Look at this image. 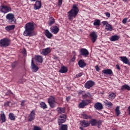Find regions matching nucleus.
I'll use <instances>...</instances> for the list:
<instances>
[{
    "mask_svg": "<svg viewBox=\"0 0 130 130\" xmlns=\"http://www.w3.org/2000/svg\"><path fill=\"white\" fill-rule=\"evenodd\" d=\"M50 52H51L50 48H47L46 49H43L42 54L44 55H47L48 54V53H50Z\"/></svg>",
    "mask_w": 130,
    "mask_h": 130,
    "instance_id": "obj_22",
    "label": "nucleus"
},
{
    "mask_svg": "<svg viewBox=\"0 0 130 130\" xmlns=\"http://www.w3.org/2000/svg\"><path fill=\"white\" fill-rule=\"evenodd\" d=\"M81 76H82V74L80 73L76 75V78H80V77H81Z\"/></svg>",
    "mask_w": 130,
    "mask_h": 130,
    "instance_id": "obj_47",
    "label": "nucleus"
},
{
    "mask_svg": "<svg viewBox=\"0 0 130 130\" xmlns=\"http://www.w3.org/2000/svg\"><path fill=\"white\" fill-rule=\"evenodd\" d=\"M101 21L99 19H96L94 20L93 25L94 26H98V27L100 25Z\"/></svg>",
    "mask_w": 130,
    "mask_h": 130,
    "instance_id": "obj_36",
    "label": "nucleus"
},
{
    "mask_svg": "<svg viewBox=\"0 0 130 130\" xmlns=\"http://www.w3.org/2000/svg\"><path fill=\"white\" fill-rule=\"evenodd\" d=\"M120 60L125 64H128L130 67V61L126 56H120Z\"/></svg>",
    "mask_w": 130,
    "mask_h": 130,
    "instance_id": "obj_16",
    "label": "nucleus"
},
{
    "mask_svg": "<svg viewBox=\"0 0 130 130\" xmlns=\"http://www.w3.org/2000/svg\"><path fill=\"white\" fill-rule=\"evenodd\" d=\"M94 108L96 110L100 111L103 110V106L101 103L98 102L94 104Z\"/></svg>",
    "mask_w": 130,
    "mask_h": 130,
    "instance_id": "obj_15",
    "label": "nucleus"
},
{
    "mask_svg": "<svg viewBox=\"0 0 130 130\" xmlns=\"http://www.w3.org/2000/svg\"><path fill=\"white\" fill-rule=\"evenodd\" d=\"M128 111H129L128 114H129V115H130V105L128 107Z\"/></svg>",
    "mask_w": 130,
    "mask_h": 130,
    "instance_id": "obj_58",
    "label": "nucleus"
},
{
    "mask_svg": "<svg viewBox=\"0 0 130 130\" xmlns=\"http://www.w3.org/2000/svg\"><path fill=\"white\" fill-rule=\"evenodd\" d=\"M9 118L11 120H15V116L13 113H10L9 115Z\"/></svg>",
    "mask_w": 130,
    "mask_h": 130,
    "instance_id": "obj_37",
    "label": "nucleus"
},
{
    "mask_svg": "<svg viewBox=\"0 0 130 130\" xmlns=\"http://www.w3.org/2000/svg\"><path fill=\"white\" fill-rule=\"evenodd\" d=\"M56 110L58 114H62L66 113V108L64 107H58Z\"/></svg>",
    "mask_w": 130,
    "mask_h": 130,
    "instance_id": "obj_18",
    "label": "nucleus"
},
{
    "mask_svg": "<svg viewBox=\"0 0 130 130\" xmlns=\"http://www.w3.org/2000/svg\"><path fill=\"white\" fill-rule=\"evenodd\" d=\"M59 130H68V125L61 124V126L59 128Z\"/></svg>",
    "mask_w": 130,
    "mask_h": 130,
    "instance_id": "obj_35",
    "label": "nucleus"
},
{
    "mask_svg": "<svg viewBox=\"0 0 130 130\" xmlns=\"http://www.w3.org/2000/svg\"><path fill=\"white\" fill-rule=\"evenodd\" d=\"M7 93L8 94H13V93L11 91V90H8Z\"/></svg>",
    "mask_w": 130,
    "mask_h": 130,
    "instance_id": "obj_57",
    "label": "nucleus"
},
{
    "mask_svg": "<svg viewBox=\"0 0 130 130\" xmlns=\"http://www.w3.org/2000/svg\"><path fill=\"white\" fill-rule=\"evenodd\" d=\"M88 95L87 94H83L82 97L84 99H85V98H87Z\"/></svg>",
    "mask_w": 130,
    "mask_h": 130,
    "instance_id": "obj_51",
    "label": "nucleus"
},
{
    "mask_svg": "<svg viewBox=\"0 0 130 130\" xmlns=\"http://www.w3.org/2000/svg\"><path fill=\"white\" fill-rule=\"evenodd\" d=\"M81 125L84 128H86L89 126L90 123L87 121L85 120H83L81 122Z\"/></svg>",
    "mask_w": 130,
    "mask_h": 130,
    "instance_id": "obj_26",
    "label": "nucleus"
},
{
    "mask_svg": "<svg viewBox=\"0 0 130 130\" xmlns=\"http://www.w3.org/2000/svg\"><path fill=\"white\" fill-rule=\"evenodd\" d=\"M62 5V0H58V6H61Z\"/></svg>",
    "mask_w": 130,
    "mask_h": 130,
    "instance_id": "obj_44",
    "label": "nucleus"
},
{
    "mask_svg": "<svg viewBox=\"0 0 130 130\" xmlns=\"http://www.w3.org/2000/svg\"><path fill=\"white\" fill-rule=\"evenodd\" d=\"M66 101L67 102H70V101H71V96H67L66 98Z\"/></svg>",
    "mask_w": 130,
    "mask_h": 130,
    "instance_id": "obj_52",
    "label": "nucleus"
},
{
    "mask_svg": "<svg viewBox=\"0 0 130 130\" xmlns=\"http://www.w3.org/2000/svg\"><path fill=\"white\" fill-rule=\"evenodd\" d=\"M40 106H41V108L43 110H45L47 109V105L45 102H41L40 103Z\"/></svg>",
    "mask_w": 130,
    "mask_h": 130,
    "instance_id": "obj_33",
    "label": "nucleus"
},
{
    "mask_svg": "<svg viewBox=\"0 0 130 130\" xmlns=\"http://www.w3.org/2000/svg\"><path fill=\"white\" fill-rule=\"evenodd\" d=\"M88 94V97H89V98H90L91 100L93 99L92 96L90 94L89 92L87 93Z\"/></svg>",
    "mask_w": 130,
    "mask_h": 130,
    "instance_id": "obj_50",
    "label": "nucleus"
},
{
    "mask_svg": "<svg viewBox=\"0 0 130 130\" xmlns=\"http://www.w3.org/2000/svg\"><path fill=\"white\" fill-rule=\"evenodd\" d=\"M116 67L117 70H118V71H120V66H119V64H116Z\"/></svg>",
    "mask_w": 130,
    "mask_h": 130,
    "instance_id": "obj_55",
    "label": "nucleus"
},
{
    "mask_svg": "<svg viewBox=\"0 0 130 130\" xmlns=\"http://www.w3.org/2000/svg\"><path fill=\"white\" fill-rule=\"evenodd\" d=\"M115 112L116 113L117 116L118 117L120 114V111L119 110V107L117 106L115 109Z\"/></svg>",
    "mask_w": 130,
    "mask_h": 130,
    "instance_id": "obj_38",
    "label": "nucleus"
},
{
    "mask_svg": "<svg viewBox=\"0 0 130 130\" xmlns=\"http://www.w3.org/2000/svg\"><path fill=\"white\" fill-rule=\"evenodd\" d=\"M55 22V19L54 18L51 17L49 19L48 24L49 26H51V25L54 24Z\"/></svg>",
    "mask_w": 130,
    "mask_h": 130,
    "instance_id": "obj_23",
    "label": "nucleus"
},
{
    "mask_svg": "<svg viewBox=\"0 0 130 130\" xmlns=\"http://www.w3.org/2000/svg\"><path fill=\"white\" fill-rule=\"evenodd\" d=\"M76 55L73 56V57L70 59V62H74L76 61Z\"/></svg>",
    "mask_w": 130,
    "mask_h": 130,
    "instance_id": "obj_42",
    "label": "nucleus"
},
{
    "mask_svg": "<svg viewBox=\"0 0 130 130\" xmlns=\"http://www.w3.org/2000/svg\"><path fill=\"white\" fill-rule=\"evenodd\" d=\"M103 74L104 75H109V76H112L113 73L111 69H106L102 71Z\"/></svg>",
    "mask_w": 130,
    "mask_h": 130,
    "instance_id": "obj_17",
    "label": "nucleus"
},
{
    "mask_svg": "<svg viewBox=\"0 0 130 130\" xmlns=\"http://www.w3.org/2000/svg\"><path fill=\"white\" fill-rule=\"evenodd\" d=\"M116 97V94L114 93H110L109 95V98H110L111 100L114 99V98Z\"/></svg>",
    "mask_w": 130,
    "mask_h": 130,
    "instance_id": "obj_39",
    "label": "nucleus"
},
{
    "mask_svg": "<svg viewBox=\"0 0 130 130\" xmlns=\"http://www.w3.org/2000/svg\"><path fill=\"white\" fill-rule=\"evenodd\" d=\"M16 27V26L15 25H12L7 26L5 27V29L7 31H10L12 30H14Z\"/></svg>",
    "mask_w": 130,
    "mask_h": 130,
    "instance_id": "obj_27",
    "label": "nucleus"
},
{
    "mask_svg": "<svg viewBox=\"0 0 130 130\" xmlns=\"http://www.w3.org/2000/svg\"><path fill=\"white\" fill-rule=\"evenodd\" d=\"M24 28L25 30L23 35L25 37L31 36L35 29V23L34 22H28L25 25Z\"/></svg>",
    "mask_w": 130,
    "mask_h": 130,
    "instance_id": "obj_2",
    "label": "nucleus"
},
{
    "mask_svg": "<svg viewBox=\"0 0 130 130\" xmlns=\"http://www.w3.org/2000/svg\"><path fill=\"white\" fill-rule=\"evenodd\" d=\"M22 53L24 54H27V51L25 49H24V50L22 51Z\"/></svg>",
    "mask_w": 130,
    "mask_h": 130,
    "instance_id": "obj_56",
    "label": "nucleus"
},
{
    "mask_svg": "<svg viewBox=\"0 0 130 130\" xmlns=\"http://www.w3.org/2000/svg\"><path fill=\"white\" fill-rule=\"evenodd\" d=\"M105 29L107 31H111L112 30H113V27L110 24L107 23V24L106 25Z\"/></svg>",
    "mask_w": 130,
    "mask_h": 130,
    "instance_id": "obj_29",
    "label": "nucleus"
},
{
    "mask_svg": "<svg viewBox=\"0 0 130 130\" xmlns=\"http://www.w3.org/2000/svg\"><path fill=\"white\" fill-rule=\"evenodd\" d=\"M10 103V102H9V101H8L7 102H5V106H9Z\"/></svg>",
    "mask_w": 130,
    "mask_h": 130,
    "instance_id": "obj_49",
    "label": "nucleus"
},
{
    "mask_svg": "<svg viewBox=\"0 0 130 130\" xmlns=\"http://www.w3.org/2000/svg\"><path fill=\"white\" fill-rule=\"evenodd\" d=\"M42 7V2L38 1H37L34 5V9L37 10H39Z\"/></svg>",
    "mask_w": 130,
    "mask_h": 130,
    "instance_id": "obj_12",
    "label": "nucleus"
},
{
    "mask_svg": "<svg viewBox=\"0 0 130 130\" xmlns=\"http://www.w3.org/2000/svg\"><path fill=\"white\" fill-rule=\"evenodd\" d=\"M35 60L36 62L42 63L43 62V58L42 56L37 55L35 56Z\"/></svg>",
    "mask_w": 130,
    "mask_h": 130,
    "instance_id": "obj_21",
    "label": "nucleus"
},
{
    "mask_svg": "<svg viewBox=\"0 0 130 130\" xmlns=\"http://www.w3.org/2000/svg\"><path fill=\"white\" fill-rule=\"evenodd\" d=\"M91 101L89 100H83L80 104H79V108L80 109H83L85 106H87L88 104H90Z\"/></svg>",
    "mask_w": 130,
    "mask_h": 130,
    "instance_id": "obj_9",
    "label": "nucleus"
},
{
    "mask_svg": "<svg viewBox=\"0 0 130 130\" xmlns=\"http://www.w3.org/2000/svg\"><path fill=\"white\" fill-rule=\"evenodd\" d=\"M114 130H115V129H114Z\"/></svg>",
    "mask_w": 130,
    "mask_h": 130,
    "instance_id": "obj_63",
    "label": "nucleus"
},
{
    "mask_svg": "<svg viewBox=\"0 0 130 130\" xmlns=\"http://www.w3.org/2000/svg\"><path fill=\"white\" fill-rule=\"evenodd\" d=\"M34 130H42V128L37 126H35L34 127Z\"/></svg>",
    "mask_w": 130,
    "mask_h": 130,
    "instance_id": "obj_43",
    "label": "nucleus"
},
{
    "mask_svg": "<svg viewBox=\"0 0 130 130\" xmlns=\"http://www.w3.org/2000/svg\"><path fill=\"white\" fill-rule=\"evenodd\" d=\"M36 110H32L28 116V120L29 122H32L36 118Z\"/></svg>",
    "mask_w": 130,
    "mask_h": 130,
    "instance_id": "obj_8",
    "label": "nucleus"
},
{
    "mask_svg": "<svg viewBox=\"0 0 130 130\" xmlns=\"http://www.w3.org/2000/svg\"><path fill=\"white\" fill-rule=\"evenodd\" d=\"M78 65L80 68H84V67H86V63L83 60L80 59L78 62Z\"/></svg>",
    "mask_w": 130,
    "mask_h": 130,
    "instance_id": "obj_24",
    "label": "nucleus"
},
{
    "mask_svg": "<svg viewBox=\"0 0 130 130\" xmlns=\"http://www.w3.org/2000/svg\"><path fill=\"white\" fill-rule=\"evenodd\" d=\"M1 121H2V123H4L6 122V115L5 113H3L1 114Z\"/></svg>",
    "mask_w": 130,
    "mask_h": 130,
    "instance_id": "obj_34",
    "label": "nucleus"
},
{
    "mask_svg": "<svg viewBox=\"0 0 130 130\" xmlns=\"http://www.w3.org/2000/svg\"><path fill=\"white\" fill-rule=\"evenodd\" d=\"M110 40L112 42H115L119 40V37L117 35L112 36L111 38H109Z\"/></svg>",
    "mask_w": 130,
    "mask_h": 130,
    "instance_id": "obj_28",
    "label": "nucleus"
},
{
    "mask_svg": "<svg viewBox=\"0 0 130 130\" xmlns=\"http://www.w3.org/2000/svg\"><path fill=\"white\" fill-rule=\"evenodd\" d=\"M94 82H87L85 84L84 86H85V88H86V89H90V88L92 87V86H94Z\"/></svg>",
    "mask_w": 130,
    "mask_h": 130,
    "instance_id": "obj_19",
    "label": "nucleus"
},
{
    "mask_svg": "<svg viewBox=\"0 0 130 130\" xmlns=\"http://www.w3.org/2000/svg\"><path fill=\"white\" fill-rule=\"evenodd\" d=\"M12 11V9L11 7L8 6H5L2 4L0 6V12L4 14H7Z\"/></svg>",
    "mask_w": 130,
    "mask_h": 130,
    "instance_id": "obj_3",
    "label": "nucleus"
},
{
    "mask_svg": "<svg viewBox=\"0 0 130 130\" xmlns=\"http://www.w3.org/2000/svg\"><path fill=\"white\" fill-rule=\"evenodd\" d=\"M90 39L92 42L94 43L97 40L98 36L95 31H92L90 32Z\"/></svg>",
    "mask_w": 130,
    "mask_h": 130,
    "instance_id": "obj_10",
    "label": "nucleus"
},
{
    "mask_svg": "<svg viewBox=\"0 0 130 130\" xmlns=\"http://www.w3.org/2000/svg\"><path fill=\"white\" fill-rule=\"evenodd\" d=\"M127 1H129V0H122V2H127Z\"/></svg>",
    "mask_w": 130,
    "mask_h": 130,
    "instance_id": "obj_59",
    "label": "nucleus"
},
{
    "mask_svg": "<svg viewBox=\"0 0 130 130\" xmlns=\"http://www.w3.org/2000/svg\"><path fill=\"white\" fill-rule=\"evenodd\" d=\"M11 44V40L7 38L2 39L0 40V46L2 47H7L9 46Z\"/></svg>",
    "mask_w": 130,
    "mask_h": 130,
    "instance_id": "obj_4",
    "label": "nucleus"
},
{
    "mask_svg": "<svg viewBox=\"0 0 130 130\" xmlns=\"http://www.w3.org/2000/svg\"><path fill=\"white\" fill-rule=\"evenodd\" d=\"M25 100H23L21 102V106H25Z\"/></svg>",
    "mask_w": 130,
    "mask_h": 130,
    "instance_id": "obj_48",
    "label": "nucleus"
},
{
    "mask_svg": "<svg viewBox=\"0 0 130 130\" xmlns=\"http://www.w3.org/2000/svg\"><path fill=\"white\" fill-rule=\"evenodd\" d=\"M104 103L105 104V106L108 108H111L113 106V104L110 102H108V101H104Z\"/></svg>",
    "mask_w": 130,
    "mask_h": 130,
    "instance_id": "obj_30",
    "label": "nucleus"
},
{
    "mask_svg": "<svg viewBox=\"0 0 130 130\" xmlns=\"http://www.w3.org/2000/svg\"><path fill=\"white\" fill-rule=\"evenodd\" d=\"M97 123V121L95 119H92L90 121V124L92 126H95Z\"/></svg>",
    "mask_w": 130,
    "mask_h": 130,
    "instance_id": "obj_40",
    "label": "nucleus"
},
{
    "mask_svg": "<svg viewBox=\"0 0 130 130\" xmlns=\"http://www.w3.org/2000/svg\"><path fill=\"white\" fill-rule=\"evenodd\" d=\"M81 116L83 119H91L92 117L90 115H87L85 113H83L81 114Z\"/></svg>",
    "mask_w": 130,
    "mask_h": 130,
    "instance_id": "obj_31",
    "label": "nucleus"
},
{
    "mask_svg": "<svg viewBox=\"0 0 130 130\" xmlns=\"http://www.w3.org/2000/svg\"><path fill=\"white\" fill-rule=\"evenodd\" d=\"M79 11L80 10L79 9V7L77 5H73L72 7V9L68 12V19L70 21H73L74 18H75L77 16L78 14H79Z\"/></svg>",
    "mask_w": 130,
    "mask_h": 130,
    "instance_id": "obj_1",
    "label": "nucleus"
},
{
    "mask_svg": "<svg viewBox=\"0 0 130 130\" xmlns=\"http://www.w3.org/2000/svg\"><path fill=\"white\" fill-rule=\"evenodd\" d=\"M124 90H128V91L130 90V86L128 85L125 84L123 85L121 87V90L124 91Z\"/></svg>",
    "mask_w": 130,
    "mask_h": 130,
    "instance_id": "obj_32",
    "label": "nucleus"
},
{
    "mask_svg": "<svg viewBox=\"0 0 130 130\" xmlns=\"http://www.w3.org/2000/svg\"><path fill=\"white\" fill-rule=\"evenodd\" d=\"M102 23L104 25H106L107 24H109L108 23V22L107 21H103L102 22Z\"/></svg>",
    "mask_w": 130,
    "mask_h": 130,
    "instance_id": "obj_53",
    "label": "nucleus"
},
{
    "mask_svg": "<svg viewBox=\"0 0 130 130\" xmlns=\"http://www.w3.org/2000/svg\"><path fill=\"white\" fill-rule=\"evenodd\" d=\"M45 35L48 38V39H51V38L53 36L52 35V34L50 33L48 29H46L45 31Z\"/></svg>",
    "mask_w": 130,
    "mask_h": 130,
    "instance_id": "obj_25",
    "label": "nucleus"
},
{
    "mask_svg": "<svg viewBox=\"0 0 130 130\" xmlns=\"http://www.w3.org/2000/svg\"><path fill=\"white\" fill-rule=\"evenodd\" d=\"M68 67L63 66L61 67L60 70L59 71V73H61V74H64L66 73H68Z\"/></svg>",
    "mask_w": 130,
    "mask_h": 130,
    "instance_id": "obj_20",
    "label": "nucleus"
},
{
    "mask_svg": "<svg viewBox=\"0 0 130 130\" xmlns=\"http://www.w3.org/2000/svg\"><path fill=\"white\" fill-rule=\"evenodd\" d=\"M50 30L54 34H57L58 33V31H59V28L56 25H53L50 27Z\"/></svg>",
    "mask_w": 130,
    "mask_h": 130,
    "instance_id": "obj_13",
    "label": "nucleus"
},
{
    "mask_svg": "<svg viewBox=\"0 0 130 130\" xmlns=\"http://www.w3.org/2000/svg\"><path fill=\"white\" fill-rule=\"evenodd\" d=\"M87 82H92L91 80H89Z\"/></svg>",
    "mask_w": 130,
    "mask_h": 130,
    "instance_id": "obj_61",
    "label": "nucleus"
},
{
    "mask_svg": "<svg viewBox=\"0 0 130 130\" xmlns=\"http://www.w3.org/2000/svg\"><path fill=\"white\" fill-rule=\"evenodd\" d=\"M80 55L82 56H84V57H86L89 55L88 51L85 48H81L80 51Z\"/></svg>",
    "mask_w": 130,
    "mask_h": 130,
    "instance_id": "obj_11",
    "label": "nucleus"
},
{
    "mask_svg": "<svg viewBox=\"0 0 130 130\" xmlns=\"http://www.w3.org/2000/svg\"><path fill=\"white\" fill-rule=\"evenodd\" d=\"M128 22H130V19L128 20Z\"/></svg>",
    "mask_w": 130,
    "mask_h": 130,
    "instance_id": "obj_62",
    "label": "nucleus"
},
{
    "mask_svg": "<svg viewBox=\"0 0 130 130\" xmlns=\"http://www.w3.org/2000/svg\"><path fill=\"white\" fill-rule=\"evenodd\" d=\"M15 15L12 13H9L6 15V19L10 24H13V22H15Z\"/></svg>",
    "mask_w": 130,
    "mask_h": 130,
    "instance_id": "obj_7",
    "label": "nucleus"
},
{
    "mask_svg": "<svg viewBox=\"0 0 130 130\" xmlns=\"http://www.w3.org/2000/svg\"><path fill=\"white\" fill-rule=\"evenodd\" d=\"M95 69L96 72H99V71H100V69L99 68L98 65H97L95 67Z\"/></svg>",
    "mask_w": 130,
    "mask_h": 130,
    "instance_id": "obj_46",
    "label": "nucleus"
},
{
    "mask_svg": "<svg viewBox=\"0 0 130 130\" xmlns=\"http://www.w3.org/2000/svg\"><path fill=\"white\" fill-rule=\"evenodd\" d=\"M105 14H106V16L107 17L109 18V17H110V13L107 12V13H106Z\"/></svg>",
    "mask_w": 130,
    "mask_h": 130,
    "instance_id": "obj_54",
    "label": "nucleus"
},
{
    "mask_svg": "<svg viewBox=\"0 0 130 130\" xmlns=\"http://www.w3.org/2000/svg\"><path fill=\"white\" fill-rule=\"evenodd\" d=\"M127 20V18H125L123 19V20H122V23L123 24H126Z\"/></svg>",
    "mask_w": 130,
    "mask_h": 130,
    "instance_id": "obj_45",
    "label": "nucleus"
},
{
    "mask_svg": "<svg viewBox=\"0 0 130 130\" xmlns=\"http://www.w3.org/2000/svg\"><path fill=\"white\" fill-rule=\"evenodd\" d=\"M31 2H35V1H37V0H30Z\"/></svg>",
    "mask_w": 130,
    "mask_h": 130,
    "instance_id": "obj_60",
    "label": "nucleus"
},
{
    "mask_svg": "<svg viewBox=\"0 0 130 130\" xmlns=\"http://www.w3.org/2000/svg\"><path fill=\"white\" fill-rule=\"evenodd\" d=\"M18 65L17 62H14L12 64V69H15L16 67Z\"/></svg>",
    "mask_w": 130,
    "mask_h": 130,
    "instance_id": "obj_41",
    "label": "nucleus"
},
{
    "mask_svg": "<svg viewBox=\"0 0 130 130\" xmlns=\"http://www.w3.org/2000/svg\"><path fill=\"white\" fill-rule=\"evenodd\" d=\"M67 121V115L66 114H61L58 117V124L59 125H61V124L64 123Z\"/></svg>",
    "mask_w": 130,
    "mask_h": 130,
    "instance_id": "obj_6",
    "label": "nucleus"
},
{
    "mask_svg": "<svg viewBox=\"0 0 130 130\" xmlns=\"http://www.w3.org/2000/svg\"><path fill=\"white\" fill-rule=\"evenodd\" d=\"M48 103L51 108H54L56 107V102H55V98L53 96H50L48 100Z\"/></svg>",
    "mask_w": 130,
    "mask_h": 130,
    "instance_id": "obj_5",
    "label": "nucleus"
},
{
    "mask_svg": "<svg viewBox=\"0 0 130 130\" xmlns=\"http://www.w3.org/2000/svg\"><path fill=\"white\" fill-rule=\"evenodd\" d=\"M31 66L32 67V69L34 73H37V72H38V71H39V68L35 63L34 61V58H32V59H31Z\"/></svg>",
    "mask_w": 130,
    "mask_h": 130,
    "instance_id": "obj_14",
    "label": "nucleus"
}]
</instances>
